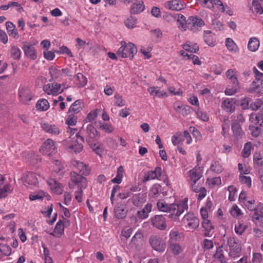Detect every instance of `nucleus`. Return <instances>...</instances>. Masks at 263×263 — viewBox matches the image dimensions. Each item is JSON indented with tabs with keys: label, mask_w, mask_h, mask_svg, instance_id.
Instances as JSON below:
<instances>
[{
	"label": "nucleus",
	"mask_w": 263,
	"mask_h": 263,
	"mask_svg": "<svg viewBox=\"0 0 263 263\" xmlns=\"http://www.w3.org/2000/svg\"><path fill=\"white\" fill-rule=\"evenodd\" d=\"M158 209L162 212L171 214L168 217L173 221H178L179 216L188 209L187 199L184 198L179 203L168 204L163 200H159L157 203Z\"/></svg>",
	"instance_id": "nucleus-1"
},
{
	"label": "nucleus",
	"mask_w": 263,
	"mask_h": 263,
	"mask_svg": "<svg viewBox=\"0 0 263 263\" xmlns=\"http://www.w3.org/2000/svg\"><path fill=\"white\" fill-rule=\"evenodd\" d=\"M99 137L100 134L95 127L90 124L87 125L85 136L86 142L92 151L97 154L100 155L102 152L101 144L97 142Z\"/></svg>",
	"instance_id": "nucleus-2"
},
{
	"label": "nucleus",
	"mask_w": 263,
	"mask_h": 263,
	"mask_svg": "<svg viewBox=\"0 0 263 263\" xmlns=\"http://www.w3.org/2000/svg\"><path fill=\"white\" fill-rule=\"evenodd\" d=\"M84 138L79 133L76 134L73 137H69L64 142L66 150L72 154L80 153L83 148L82 143Z\"/></svg>",
	"instance_id": "nucleus-3"
},
{
	"label": "nucleus",
	"mask_w": 263,
	"mask_h": 263,
	"mask_svg": "<svg viewBox=\"0 0 263 263\" xmlns=\"http://www.w3.org/2000/svg\"><path fill=\"white\" fill-rule=\"evenodd\" d=\"M178 21L180 22V26L182 28H185L186 27L193 32L199 30L201 27L204 25L203 20L197 16H190L185 23V17L182 15H179Z\"/></svg>",
	"instance_id": "nucleus-4"
},
{
	"label": "nucleus",
	"mask_w": 263,
	"mask_h": 263,
	"mask_svg": "<svg viewBox=\"0 0 263 263\" xmlns=\"http://www.w3.org/2000/svg\"><path fill=\"white\" fill-rule=\"evenodd\" d=\"M70 177V182L68 184L70 189H74L75 186H77L78 189H85L87 186V179L76 172H71Z\"/></svg>",
	"instance_id": "nucleus-5"
},
{
	"label": "nucleus",
	"mask_w": 263,
	"mask_h": 263,
	"mask_svg": "<svg viewBox=\"0 0 263 263\" xmlns=\"http://www.w3.org/2000/svg\"><path fill=\"white\" fill-rule=\"evenodd\" d=\"M121 47L117 51V54L122 58H129L132 59L135 54L137 52L136 47L133 43L126 44L124 41H121Z\"/></svg>",
	"instance_id": "nucleus-6"
},
{
	"label": "nucleus",
	"mask_w": 263,
	"mask_h": 263,
	"mask_svg": "<svg viewBox=\"0 0 263 263\" xmlns=\"http://www.w3.org/2000/svg\"><path fill=\"white\" fill-rule=\"evenodd\" d=\"M227 245L229 248V255L232 258H236L240 256L241 247L237 238L234 237L228 238L227 239Z\"/></svg>",
	"instance_id": "nucleus-7"
},
{
	"label": "nucleus",
	"mask_w": 263,
	"mask_h": 263,
	"mask_svg": "<svg viewBox=\"0 0 263 263\" xmlns=\"http://www.w3.org/2000/svg\"><path fill=\"white\" fill-rule=\"evenodd\" d=\"M40 178V176L36 173L27 172L23 175L22 181L25 186L32 187L37 185Z\"/></svg>",
	"instance_id": "nucleus-8"
},
{
	"label": "nucleus",
	"mask_w": 263,
	"mask_h": 263,
	"mask_svg": "<svg viewBox=\"0 0 263 263\" xmlns=\"http://www.w3.org/2000/svg\"><path fill=\"white\" fill-rule=\"evenodd\" d=\"M57 144L51 139H47L40 149V152L44 155L51 156L57 152Z\"/></svg>",
	"instance_id": "nucleus-9"
},
{
	"label": "nucleus",
	"mask_w": 263,
	"mask_h": 263,
	"mask_svg": "<svg viewBox=\"0 0 263 263\" xmlns=\"http://www.w3.org/2000/svg\"><path fill=\"white\" fill-rule=\"evenodd\" d=\"M149 242L153 249L157 251L163 252L165 249V242L162 238L158 235H152L149 237Z\"/></svg>",
	"instance_id": "nucleus-10"
},
{
	"label": "nucleus",
	"mask_w": 263,
	"mask_h": 263,
	"mask_svg": "<svg viewBox=\"0 0 263 263\" xmlns=\"http://www.w3.org/2000/svg\"><path fill=\"white\" fill-rule=\"evenodd\" d=\"M67 88L63 85V88H61V84L58 83H53L44 85L43 90L48 95L57 96Z\"/></svg>",
	"instance_id": "nucleus-11"
},
{
	"label": "nucleus",
	"mask_w": 263,
	"mask_h": 263,
	"mask_svg": "<svg viewBox=\"0 0 263 263\" xmlns=\"http://www.w3.org/2000/svg\"><path fill=\"white\" fill-rule=\"evenodd\" d=\"M182 222L186 224L192 229H195L199 227V220L193 213H189L182 218Z\"/></svg>",
	"instance_id": "nucleus-12"
},
{
	"label": "nucleus",
	"mask_w": 263,
	"mask_h": 263,
	"mask_svg": "<svg viewBox=\"0 0 263 263\" xmlns=\"http://www.w3.org/2000/svg\"><path fill=\"white\" fill-rule=\"evenodd\" d=\"M22 49L28 58L32 60L37 59V52L33 44L27 42H23Z\"/></svg>",
	"instance_id": "nucleus-13"
},
{
	"label": "nucleus",
	"mask_w": 263,
	"mask_h": 263,
	"mask_svg": "<svg viewBox=\"0 0 263 263\" xmlns=\"http://www.w3.org/2000/svg\"><path fill=\"white\" fill-rule=\"evenodd\" d=\"M69 225V221L66 218H63V221L59 220L56 224L53 233H50L57 237H60L64 233V227Z\"/></svg>",
	"instance_id": "nucleus-14"
},
{
	"label": "nucleus",
	"mask_w": 263,
	"mask_h": 263,
	"mask_svg": "<svg viewBox=\"0 0 263 263\" xmlns=\"http://www.w3.org/2000/svg\"><path fill=\"white\" fill-rule=\"evenodd\" d=\"M253 221L262 228H263V204L259 203L257 205L252 217Z\"/></svg>",
	"instance_id": "nucleus-15"
},
{
	"label": "nucleus",
	"mask_w": 263,
	"mask_h": 263,
	"mask_svg": "<svg viewBox=\"0 0 263 263\" xmlns=\"http://www.w3.org/2000/svg\"><path fill=\"white\" fill-rule=\"evenodd\" d=\"M154 227L160 230H164L167 228L165 218L163 215H156L151 219Z\"/></svg>",
	"instance_id": "nucleus-16"
},
{
	"label": "nucleus",
	"mask_w": 263,
	"mask_h": 263,
	"mask_svg": "<svg viewBox=\"0 0 263 263\" xmlns=\"http://www.w3.org/2000/svg\"><path fill=\"white\" fill-rule=\"evenodd\" d=\"M114 213L115 217L118 219H123L127 215V210L126 205L121 203H117L114 208Z\"/></svg>",
	"instance_id": "nucleus-17"
},
{
	"label": "nucleus",
	"mask_w": 263,
	"mask_h": 263,
	"mask_svg": "<svg viewBox=\"0 0 263 263\" xmlns=\"http://www.w3.org/2000/svg\"><path fill=\"white\" fill-rule=\"evenodd\" d=\"M185 6V4L179 0L167 1L164 4V6L166 9L174 11H180L184 9Z\"/></svg>",
	"instance_id": "nucleus-18"
},
{
	"label": "nucleus",
	"mask_w": 263,
	"mask_h": 263,
	"mask_svg": "<svg viewBox=\"0 0 263 263\" xmlns=\"http://www.w3.org/2000/svg\"><path fill=\"white\" fill-rule=\"evenodd\" d=\"M71 164L72 166L77 169L82 175L87 176L90 174V168L88 165L83 162L78 160H73L71 162Z\"/></svg>",
	"instance_id": "nucleus-19"
},
{
	"label": "nucleus",
	"mask_w": 263,
	"mask_h": 263,
	"mask_svg": "<svg viewBox=\"0 0 263 263\" xmlns=\"http://www.w3.org/2000/svg\"><path fill=\"white\" fill-rule=\"evenodd\" d=\"M231 130L233 133L232 136L236 140L242 139L244 136L241 125L236 122L232 123Z\"/></svg>",
	"instance_id": "nucleus-20"
},
{
	"label": "nucleus",
	"mask_w": 263,
	"mask_h": 263,
	"mask_svg": "<svg viewBox=\"0 0 263 263\" xmlns=\"http://www.w3.org/2000/svg\"><path fill=\"white\" fill-rule=\"evenodd\" d=\"M41 127L46 133L53 135H57L60 133L59 127L54 124L43 123H41Z\"/></svg>",
	"instance_id": "nucleus-21"
},
{
	"label": "nucleus",
	"mask_w": 263,
	"mask_h": 263,
	"mask_svg": "<svg viewBox=\"0 0 263 263\" xmlns=\"http://www.w3.org/2000/svg\"><path fill=\"white\" fill-rule=\"evenodd\" d=\"M19 97L20 100L23 103H27L31 100L32 95L30 90L27 87H22L19 90Z\"/></svg>",
	"instance_id": "nucleus-22"
},
{
	"label": "nucleus",
	"mask_w": 263,
	"mask_h": 263,
	"mask_svg": "<svg viewBox=\"0 0 263 263\" xmlns=\"http://www.w3.org/2000/svg\"><path fill=\"white\" fill-rule=\"evenodd\" d=\"M188 174L190 179V184L196 183L202 176L201 172L197 168L191 170L189 171Z\"/></svg>",
	"instance_id": "nucleus-23"
},
{
	"label": "nucleus",
	"mask_w": 263,
	"mask_h": 263,
	"mask_svg": "<svg viewBox=\"0 0 263 263\" xmlns=\"http://www.w3.org/2000/svg\"><path fill=\"white\" fill-rule=\"evenodd\" d=\"M263 90V81H253L251 87L249 88V92L258 94Z\"/></svg>",
	"instance_id": "nucleus-24"
},
{
	"label": "nucleus",
	"mask_w": 263,
	"mask_h": 263,
	"mask_svg": "<svg viewBox=\"0 0 263 263\" xmlns=\"http://www.w3.org/2000/svg\"><path fill=\"white\" fill-rule=\"evenodd\" d=\"M146 196L143 194H135L132 198L133 203L136 206H141L144 202L146 201Z\"/></svg>",
	"instance_id": "nucleus-25"
},
{
	"label": "nucleus",
	"mask_w": 263,
	"mask_h": 263,
	"mask_svg": "<svg viewBox=\"0 0 263 263\" xmlns=\"http://www.w3.org/2000/svg\"><path fill=\"white\" fill-rule=\"evenodd\" d=\"M152 208V205L151 203H147L142 210L138 211V217L142 219H145L148 217V214L151 212Z\"/></svg>",
	"instance_id": "nucleus-26"
},
{
	"label": "nucleus",
	"mask_w": 263,
	"mask_h": 263,
	"mask_svg": "<svg viewBox=\"0 0 263 263\" xmlns=\"http://www.w3.org/2000/svg\"><path fill=\"white\" fill-rule=\"evenodd\" d=\"M221 106L228 112H232L235 109L234 101L233 99H226L222 103Z\"/></svg>",
	"instance_id": "nucleus-27"
},
{
	"label": "nucleus",
	"mask_w": 263,
	"mask_h": 263,
	"mask_svg": "<svg viewBox=\"0 0 263 263\" xmlns=\"http://www.w3.org/2000/svg\"><path fill=\"white\" fill-rule=\"evenodd\" d=\"M11 57L15 60H20L21 58L22 52L20 49L15 45H11L9 50Z\"/></svg>",
	"instance_id": "nucleus-28"
},
{
	"label": "nucleus",
	"mask_w": 263,
	"mask_h": 263,
	"mask_svg": "<svg viewBox=\"0 0 263 263\" xmlns=\"http://www.w3.org/2000/svg\"><path fill=\"white\" fill-rule=\"evenodd\" d=\"M259 41L255 37H251L249 41L248 48L251 51H256L259 48Z\"/></svg>",
	"instance_id": "nucleus-29"
},
{
	"label": "nucleus",
	"mask_w": 263,
	"mask_h": 263,
	"mask_svg": "<svg viewBox=\"0 0 263 263\" xmlns=\"http://www.w3.org/2000/svg\"><path fill=\"white\" fill-rule=\"evenodd\" d=\"M227 79H229L235 86L238 85V81L237 78L236 71L233 69H229L226 72Z\"/></svg>",
	"instance_id": "nucleus-30"
},
{
	"label": "nucleus",
	"mask_w": 263,
	"mask_h": 263,
	"mask_svg": "<svg viewBox=\"0 0 263 263\" xmlns=\"http://www.w3.org/2000/svg\"><path fill=\"white\" fill-rule=\"evenodd\" d=\"M149 93L154 96L159 98L166 97L168 96L167 93L165 91H160L158 87H150L148 89Z\"/></svg>",
	"instance_id": "nucleus-31"
},
{
	"label": "nucleus",
	"mask_w": 263,
	"mask_h": 263,
	"mask_svg": "<svg viewBox=\"0 0 263 263\" xmlns=\"http://www.w3.org/2000/svg\"><path fill=\"white\" fill-rule=\"evenodd\" d=\"M13 190L11 185L9 183L0 185V199L5 198L8 194L10 193Z\"/></svg>",
	"instance_id": "nucleus-32"
},
{
	"label": "nucleus",
	"mask_w": 263,
	"mask_h": 263,
	"mask_svg": "<svg viewBox=\"0 0 263 263\" xmlns=\"http://www.w3.org/2000/svg\"><path fill=\"white\" fill-rule=\"evenodd\" d=\"M182 238L181 233H180L178 230L174 228L172 229L169 234V242H175L180 240Z\"/></svg>",
	"instance_id": "nucleus-33"
},
{
	"label": "nucleus",
	"mask_w": 263,
	"mask_h": 263,
	"mask_svg": "<svg viewBox=\"0 0 263 263\" xmlns=\"http://www.w3.org/2000/svg\"><path fill=\"white\" fill-rule=\"evenodd\" d=\"M83 108V103L81 100H78L76 101L71 105L69 111V112H72L74 114H78L79 112Z\"/></svg>",
	"instance_id": "nucleus-34"
},
{
	"label": "nucleus",
	"mask_w": 263,
	"mask_h": 263,
	"mask_svg": "<svg viewBox=\"0 0 263 263\" xmlns=\"http://www.w3.org/2000/svg\"><path fill=\"white\" fill-rule=\"evenodd\" d=\"M6 26L9 34L12 35L15 39H17L18 36V33L15 25L11 22H7L6 23Z\"/></svg>",
	"instance_id": "nucleus-35"
},
{
	"label": "nucleus",
	"mask_w": 263,
	"mask_h": 263,
	"mask_svg": "<svg viewBox=\"0 0 263 263\" xmlns=\"http://www.w3.org/2000/svg\"><path fill=\"white\" fill-rule=\"evenodd\" d=\"M47 183L50 187L51 189H52L53 192L57 193V194L61 193L62 189L61 185L55 180L53 179H50L47 181Z\"/></svg>",
	"instance_id": "nucleus-36"
},
{
	"label": "nucleus",
	"mask_w": 263,
	"mask_h": 263,
	"mask_svg": "<svg viewBox=\"0 0 263 263\" xmlns=\"http://www.w3.org/2000/svg\"><path fill=\"white\" fill-rule=\"evenodd\" d=\"M36 107L41 111L47 110L49 108V103L46 99L39 100L36 104Z\"/></svg>",
	"instance_id": "nucleus-37"
},
{
	"label": "nucleus",
	"mask_w": 263,
	"mask_h": 263,
	"mask_svg": "<svg viewBox=\"0 0 263 263\" xmlns=\"http://www.w3.org/2000/svg\"><path fill=\"white\" fill-rule=\"evenodd\" d=\"M161 186L159 184H154L150 190L149 195L154 198H157L160 195Z\"/></svg>",
	"instance_id": "nucleus-38"
},
{
	"label": "nucleus",
	"mask_w": 263,
	"mask_h": 263,
	"mask_svg": "<svg viewBox=\"0 0 263 263\" xmlns=\"http://www.w3.org/2000/svg\"><path fill=\"white\" fill-rule=\"evenodd\" d=\"M213 257L221 263H227V259L224 256L222 250L220 248L217 249L215 253L213 255Z\"/></svg>",
	"instance_id": "nucleus-39"
},
{
	"label": "nucleus",
	"mask_w": 263,
	"mask_h": 263,
	"mask_svg": "<svg viewBox=\"0 0 263 263\" xmlns=\"http://www.w3.org/2000/svg\"><path fill=\"white\" fill-rule=\"evenodd\" d=\"M144 8L145 7L143 2L138 4H133L131 7L130 12L133 14H138L142 12Z\"/></svg>",
	"instance_id": "nucleus-40"
},
{
	"label": "nucleus",
	"mask_w": 263,
	"mask_h": 263,
	"mask_svg": "<svg viewBox=\"0 0 263 263\" xmlns=\"http://www.w3.org/2000/svg\"><path fill=\"white\" fill-rule=\"evenodd\" d=\"M251 9L256 14H261L263 13V7L257 0H253Z\"/></svg>",
	"instance_id": "nucleus-41"
},
{
	"label": "nucleus",
	"mask_w": 263,
	"mask_h": 263,
	"mask_svg": "<svg viewBox=\"0 0 263 263\" xmlns=\"http://www.w3.org/2000/svg\"><path fill=\"white\" fill-rule=\"evenodd\" d=\"M174 109L178 113L183 116L187 115L190 112V107L185 105H176L174 106Z\"/></svg>",
	"instance_id": "nucleus-42"
},
{
	"label": "nucleus",
	"mask_w": 263,
	"mask_h": 263,
	"mask_svg": "<svg viewBox=\"0 0 263 263\" xmlns=\"http://www.w3.org/2000/svg\"><path fill=\"white\" fill-rule=\"evenodd\" d=\"M137 19L132 16H129L125 20L124 24L125 26L129 28L132 29L136 26Z\"/></svg>",
	"instance_id": "nucleus-43"
},
{
	"label": "nucleus",
	"mask_w": 263,
	"mask_h": 263,
	"mask_svg": "<svg viewBox=\"0 0 263 263\" xmlns=\"http://www.w3.org/2000/svg\"><path fill=\"white\" fill-rule=\"evenodd\" d=\"M248 228V226L238 221L235 226V232L238 235H241Z\"/></svg>",
	"instance_id": "nucleus-44"
},
{
	"label": "nucleus",
	"mask_w": 263,
	"mask_h": 263,
	"mask_svg": "<svg viewBox=\"0 0 263 263\" xmlns=\"http://www.w3.org/2000/svg\"><path fill=\"white\" fill-rule=\"evenodd\" d=\"M206 182L211 188H214L216 186H219L221 183V180L220 177H214L211 179H208Z\"/></svg>",
	"instance_id": "nucleus-45"
},
{
	"label": "nucleus",
	"mask_w": 263,
	"mask_h": 263,
	"mask_svg": "<svg viewBox=\"0 0 263 263\" xmlns=\"http://www.w3.org/2000/svg\"><path fill=\"white\" fill-rule=\"evenodd\" d=\"M170 250L175 255H178L181 253L182 251V249L179 244L177 243L176 242H170Z\"/></svg>",
	"instance_id": "nucleus-46"
},
{
	"label": "nucleus",
	"mask_w": 263,
	"mask_h": 263,
	"mask_svg": "<svg viewBox=\"0 0 263 263\" xmlns=\"http://www.w3.org/2000/svg\"><path fill=\"white\" fill-rule=\"evenodd\" d=\"M49 74L51 77L50 81L59 78L60 74V70L55 67L51 66L49 69Z\"/></svg>",
	"instance_id": "nucleus-47"
},
{
	"label": "nucleus",
	"mask_w": 263,
	"mask_h": 263,
	"mask_svg": "<svg viewBox=\"0 0 263 263\" xmlns=\"http://www.w3.org/2000/svg\"><path fill=\"white\" fill-rule=\"evenodd\" d=\"M223 170L222 165L219 161H216L210 166V170L216 173H220Z\"/></svg>",
	"instance_id": "nucleus-48"
},
{
	"label": "nucleus",
	"mask_w": 263,
	"mask_h": 263,
	"mask_svg": "<svg viewBox=\"0 0 263 263\" xmlns=\"http://www.w3.org/2000/svg\"><path fill=\"white\" fill-rule=\"evenodd\" d=\"M76 78L79 81L78 86L79 87H84L87 83V79L82 73H79L76 75Z\"/></svg>",
	"instance_id": "nucleus-49"
},
{
	"label": "nucleus",
	"mask_w": 263,
	"mask_h": 263,
	"mask_svg": "<svg viewBox=\"0 0 263 263\" xmlns=\"http://www.w3.org/2000/svg\"><path fill=\"white\" fill-rule=\"evenodd\" d=\"M202 227L206 232L204 235L207 236L209 235L210 231L213 229L211 221L208 219L203 220L202 223Z\"/></svg>",
	"instance_id": "nucleus-50"
},
{
	"label": "nucleus",
	"mask_w": 263,
	"mask_h": 263,
	"mask_svg": "<svg viewBox=\"0 0 263 263\" xmlns=\"http://www.w3.org/2000/svg\"><path fill=\"white\" fill-rule=\"evenodd\" d=\"M226 45L229 51L236 52L237 46L231 39L227 38L226 39Z\"/></svg>",
	"instance_id": "nucleus-51"
},
{
	"label": "nucleus",
	"mask_w": 263,
	"mask_h": 263,
	"mask_svg": "<svg viewBox=\"0 0 263 263\" xmlns=\"http://www.w3.org/2000/svg\"><path fill=\"white\" fill-rule=\"evenodd\" d=\"M100 111L99 109H96L91 110L87 116L86 119V122H92L98 116V112Z\"/></svg>",
	"instance_id": "nucleus-52"
},
{
	"label": "nucleus",
	"mask_w": 263,
	"mask_h": 263,
	"mask_svg": "<svg viewBox=\"0 0 263 263\" xmlns=\"http://www.w3.org/2000/svg\"><path fill=\"white\" fill-rule=\"evenodd\" d=\"M251 148L252 145L250 143L248 142L246 143L242 151V155L243 157L247 158L251 154Z\"/></svg>",
	"instance_id": "nucleus-53"
},
{
	"label": "nucleus",
	"mask_w": 263,
	"mask_h": 263,
	"mask_svg": "<svg viewBox=\"0 0 263 263\" xmlns=\"http://www.w3.org/2000/svg\"><path fill=\"white\" fill-rule=\"evenodd\" d=\"M230 122L228 119H225L223 120L222 124V134L225 136L228 133L230 129Z\"/></svg>",
	"instance_id": "nucleus-54"
},
{
	"label": "nucleus",
	"mask_w": 263,
	"mask_h": 263,
	"mask_svg": "<svg viewBox=\"0 0 263 263\" xmlns=\"http://www.w3.org/2000/svg\"><path fill=\"white\" fill-rule=\"evenodd\" d=\"M228 190L229 192V199L230 201L235 200L237 192L236 189L233 186H230L228 187Z\"/></svg>",
	"instance_id": "nucleus-55"
},
{
	"label": "nucleus",
	"mask_w": 263,
	"mask_h": 263,
	"mask_svg": "<svg viewBox=\"0 0 263 263\" xmlns=\"http://www.w3.org/2000/svg\"><path fill=\"white\" fill-rule=\"evenodd\" d=\"M45 193L43 192H40L37 193L31 194L29 195V199L32 200H35L36 199H43V197L45 196Z\"/></svg>",
	"instance_id": "nucleus-56"
},
{
	"label": "nucleus",
	"mask_w": 263,
	"mask_h": 263,
	"mask_svg": "<svg viewBox=\"0 0 263 263\" xmlns=\"http://www.w3.org/2000/svg\"><path fill=\"white\" fill-rule=\"evenodd\" d=\"M253 71L255 76V80L253 81H263V73L259 71L255 67L253 68Z\"/></svg>",
	"instance_id": "nucleus-57"
},
{
	"label": "nucleus",
	"mask_w": 263,
	"mask_h": 263,
	"mask_svg": "<svg viewBox=\"0 0 263 263\" xmlns=\"http://www.w3.org/2000/svg\"><path fill=\"white\" fill-rule=\"evenodd\" d=\"M0 251L5 255L8 256L11 254V248L7 245H0Z\"/></svg>",
	"instance_id": "nucleus-58"
},
{
	"label": "nucleus",
	"mask_w": 263,
	"mask_h": 263,
	"mask_svg": "<svg viewBox=\"0 0 263 263\" xmlns=\"http://www.w3.org/2000/svg\"><path fill=\"white\" fill-rule=\"evenodd\" d=\"M155 179H157L156 176V175L154 174L153 171H148L145 174V175L143 177V182H146L148 181V180Z\"/></svg>",
	"instance_id": "nucleus-59"
},
{
	"label": "nucleus",
	"mask_w": 263,
	"mask_h": 263,
	"mask_svg": "<svg viewBox=\"0 0 263 263\" xmlns=\"http://www.w3.org/2000/svg\"><path fill=\"white\" fill-rule=\"evenodd\" d=\"M100 128L107 133H111L114 131L113 126L110 124L104 123L100 125Z\"/></svg>",
	"instance_id": "nucleus-60"
},
{
	"label": "nucleus",
	"mask_w": 263,
	"mask_h": 263,
	"mask_svg": "<svg viewBox=\"0 0 263 263\" xmlns=\"http://www.w3.org/2000/svg\"><path fill=\"white\" fill-rule=\"evenodd\" d=\"M183 48L186 50L190 51L192 53H195L199 50V47L196 44L193 45H190L188 44L184 45Z\"/></svg>",
	"instance_id": "nucleus-61"
},
{
	"label": "nucleus",
	"mask_w": 263,
	"mask_h": 263,
	"mask_svg": "<svg viewBox=\"0 0 263 263\" xmlns=\"http://www.w3.org/2000/svg\"><path fill=\"white\" fill-rule=\"evenodd\" d=\"M231 215L234 217H237L242 215L241 210L236 205H234L230 211Z\"/></svg>",
	"instance_id": "nucleus-62"
},
{
	"label": "nucleus",
	"mask_w": 263,
	"mask_h": 263,
	"mask_svg": "<svg viewBox=\"0 0 263 263\" xmlns=\"http://www.w3.org/2000/svg\"><path fill=\"white\" fill-rule=\"evenodd\" d=\"M115 101L114 105L119 107H122L125 105L124 102L122 98V97L119 95H116L114 96Z\"/></svg>",
	"instance_id": "nucleus-63"
},
{
	"label": "nucleus",
	"mask_w": 263,
	"mask_h": 263,
	"mask_svg": "<svg viewBox=\"0 0 263 263\" xmlns=\"http://www.w3.org/2000/svg\"><path fill=\"white\" fill-rule=\"evenodd\" d=\"M240 181L243 184H246L249 187L251 185V179L250 177L240 175L239 176Z\"/></svg>",
	"instance_id": "nucleus-64"
}]
</instances>
